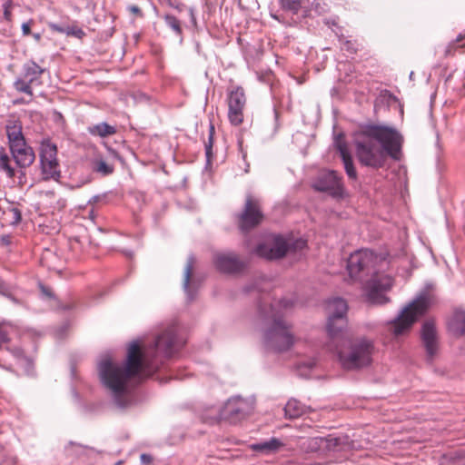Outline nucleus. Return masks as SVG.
<instances>
[{
    "label": "nucleus",
    "mask_w": 465,
    "mask_h": 465,
    "mask_svg": "<svg viewBox=\"0 0 465 465\" xmlns=\"http://www.w3.org/2000/svg\"><path fill=\"white\" fill-rule=\"evenodd\" d=\"M178 336L175 324L168 326L160 333L153 347L142 352L138 342L130 344L124 363L114 361L110 356H104L97 364L99 379L109 392L114 403L119 408H126L131 403L129 382L142 374L151 377L163 364V359L173 356L184 344Z\"/></svg>",
    "instance_id": "obj_1"
},
{
    "label": "nucleus",
    "mask_w": 465,
    "mask_h": 465,
    "mask_svg": "<svg viewBox=\"0 0 465 465\" xmlns=\"http://www.w3.org/2000/svg\"><path fill=\"white\" fill-rule=\"evenodd\" d=\"M403 141L402 134L392 126L365 124L354 142L357 159L363 166L382 168L389 157L401 159Z\"/></svg>",
    "instance_id": "obj_2"
},
{
    "label": "nucleus",
    "mask_w": 465,
    "mask_h": 465,
    "mask_svg": "<svg viewBox=\"0 0 465 465\" xmlns=\"http://www.w3.org/2000/svg\"><path fill=\"white\" fill-rule=\"evenodd\" d=\"M379 257L370 250H359L351 253L348 259L347 270L351 279L362 281L371 275V279L364 285V296L368 303L381 305L390 302L385 292L393 285V279L388 274L376 272Z\"/></svg>",
    "instance_id": "obj_3"
},
{
    "label": "nucleus",
    "mask_w": 465,
    "mask_h": 465,
    "mask_svg": "<svg viewBox=\"0 0 465 465\" xmlns=\"http://www.w3.org/2000/svg\"><path fill=\"white\" fill-rule=\"evenodd\" d=\"M339 362L348 371H358L370 367L375 354L372 340L366 337H356L342 341L336 346Z\"/></svg>",
    "instance_id": "obj_4"
},
{
    "label": "nucleus",
    "mask_w": 465,
    "mask_h": 465,
    "mask_svg": "<svg viewBox=\"0 0 465 465\" xmlns=\"http://www.w3.org/2000/svg\"><path fill=\"white\" fill-rule=\"evenodd\" d=\"M267 317L272 319V322L263 334L266 347L277 352L288 351L294 342L291 325L283 320L282 315L276 312L272 306L270 307Z\"/></svg>",
    "instance_id": "obj_5"
},
{
    "label": "nucleus",
    "mask_w": 465,
    "mask_h": 465,
    "mask_svg": "<svg viewBox=\"0 0 465 465\" xmlns=\"http://www.w3.org/2000/svg\"><path fill=\"white\" fill-rule=\"evenodd\" d=\"M433 302L432 296L421 293L412 302L406 306L397 318L391 322V331L398 336L408 331L411 325L424 315Z\"/></svg>",
    "instance_id": "obj_6"
},
{
    "label": "nucleus",
    "mask_w": 465,
    "mask_h": 465,
    "mask_svg": "<svg viewBox=\"0 0 465 465\" xmlns=\"http://www.w3.org/2000/svg\"><path fill=\"white\" fill-rule=\"evenodd\" d=\"M12 158L4 148L0 149V170L5 172L7 177L14 178L15 170L12 165L14 160L19 168L29 167L35 161V155L32 147L25 143L23 145L10 148Z\"/></svg>",
    "instance_id": "obj_7"
},
{
    "label": "nucleus",
    "mask_w": 465,
    "mask_h": 465,
    "mask_svg": "<svg viewBox=\"0 0 465 465\" xmlns=\"http://www.w3.org/2000/svg\"><path fill=\"white\" fill-rule=\"evenodd\" d=\"M348 305L345 300L341 298H333L326 304L328 314L327 332L333 341L340 339L342 331L347 325Z\"/></svg>",
    "instance_id": "obj_8"
},
{
    "label": "nucleus",
    "mask_w": 465,
    "mask_h": 465,
    "mask_svg": "<svg viewBox=\"0 0 465 465\" xmlns=\"http://www.w3.org/2000/svg\"><path fill=\"white\" fill-rule=\"evenodd\" d=\"M39 157L43 179L58 181L61 177V170L56 144L49 139H44L40 143Z\"/></svg>",
    "instance_id": "obj_9"
},
{
    "label": "nucleus",
    "mask_w": 465,
    "mask_h": 465,
    "mask_svg": "<svg viewBox=\"0 0 465 465\" xmlns=\"http://www.w3.org/2000/svg\"><path fill=\"white\" fill-rule=\"evenodd\" d=\"M306 241L303 239H297L292 244L281 236L274 238L272 244L262 243L259 244L255 252L258 256L263 257L268 260L282 258L289 250L301 251L306 247Z\"/></svg>",
    "instance_id": "obj_10"
},
{
    "label": "nucleus",
    "mask_w": 465,
    "mask_h": 465,
    "mask_svg": "<svg viewBox=\"0 0 465 465\" xmlns=\"http://www.w3.org/2000/svg\"><path fill=\"white\" fill-rule=\"evenodd\" d=\"M263 220L260 199L251 193L246 194L242 212L238 215V226L242 232H249Z\"/></svg>",
    "instance_id": "obj_11"
},
{
    "label": "nucleus",
    "mask_w": 465,
    "mask_h": 465,
    "mask_svg": "<svg viewBox=\"0 0 465 465\" xmlns=\"http://www.w3.org/2000/svg\"><path fill=\"white\" fill-rule=\"evenodd\" d=\"M45 69L39 66L35 62L29 61L23 66L22 74L14 83L15 89L19 93L33 96V87L42 84L41 76Z\"/></svg>",
    "instance_id": "obj_12"
},
{
    "label": "nucleus",
    "mask_w": 465,
    "mask_h": 465,
    "mask_svg": "<svg viewBox=\"0 0 465 465\" xmlns=\"http://www.w3.org/2000/svg\"><path fill=\"white\" fill-rule=\"evenodd\" d=\"M312 186L315 191L327 193L333 198L339 199L342 198L344 195V186L341 176L333 170L322 171Z\"/></svg>",
    "instance_id": "obj_13"
},
{
    "label": "nucleus",
    "mask_w": 465,
    "mask_h": 465,
    "mask_svg": "<svg viewBox=\"0 0 465 465\" xmlns=\"http://www.w3.org/2000/svg\"><path fill=\"white\" fill-rule=\"evenodd\" d=\"M252 411V404L242 397L229 399L219 411V419L235 423L246 418Z\"/></svg>",
    "instance_id": "obj_14"
},
{
    "label": "nucleus",
    "mask_w": 465,
    "mask_h": 465,
    "mask_svg": "<svg viewBox=\"0 0 465 465\" xmlns=\"http://www.w3.org/2000/svg\"><path fill=\"white\" fill-rule=\"evenodd\" d=\"M228 118L232 124L240 125L243 121V109L246 96L242 87L236 86L228 90Z\"/></svg>",
    "instance_id": "obj_15"
},
{
    "label": "nucleus",
    "mask_w": 465,
    "mask_h": 465,
    "mask_svg": "<svg viewBox=\"0 0 465 465\" xmlns=\"http://www.w3.org/2000/svg\"><path fill=\"white\" fill-rule=\"evenodd\" d=\"M420 339L426 351L427 361H432L439 351V338L434 321L427 320L423 322Z\"/></svg>",
    "instance_id": "obj_16"
},
{
    "label": "nucleus",
    "mask_w": 465,
    "mask_h": 465,
    "mask_svg": "<svg viewBox=\"0 0 465 465\" xmlns=\"http://www.w3.org/2000/svg\"><path fill=\"white\" fill-rule=\"evenodd\" d=\"M213 262L217 270L224 273H237L247 266V262L233 252L217 253Z\"/></svg>",
    "instance_id": "obj_17"
},
{
    "label": "nucleus",
    "mask_w": 465,
    "mask_h": 465,
    "mask_svg": "<svg viewBox=\"0 0 465 465\" xmlns=\"http://www.w3.org/2000/svg\"><path fill=\"white\" fill-rule=\"evenodd\" d=\"M22 123L20 120L11 118L5 124V132L8 139L9 148L23 145L25 142L22 132Z\"/></svg>",
    "instance_id": "obj_18"
},
{
    "label": "nucleus",
    "mask_w": 465,
    "mask_h": 465,
    "mask_svg": "<svg viewBox=\"0 0 465 465\" xmlns=\"http://www.w3.org/2000/svg\"><path fill=\"white\" fill-rule=\"evenodd\" d=\"M325 438V453L327 452H341L353 449L354 444L347 435H328Z\"/></svg>",
    "instance_id": "obj_19"
},
{
    "label": "nucleus",
    "mask_w": 465,
    "mask_h": 465,
    "mask_svg": "<svg viewBox=\"0 0 465 465\" xmlns=\"http://www.w3.org/2000/svg\"><path fill=\"white\" fill-rule=\"evenodd\" d=\"M335 146L340 153L348 177L350 179L356 180L357 172L353 164L352 157L349 152L346 143L342 140L341 135L337 137Z\"/></svg>",
    "instance_id": "obj_20"
},
{
    "label": "nucleus",
    "mask_w": 465,
    "mask_h": 465,
    "mask_svg": "<svg viewBox=\"0 0 465 465\" xmlns=\"http://www.w3.org/2000/svg\"><path fill=\"white\" fill-rule=\"evenodd\" d=\"M309 408L295 399H291L284 407L285 417L297 419L306 413Z\"/></svg>",
    "instance_id": "obj_21"
},
{
    "label": "nucleus",
    "mask_w": 465,
    "mask_h": 465,
    "mask_svg": "<svg viewBox=\"0 0 465 465\" xmlns=\"http://www.w3.org/2000/svg\"><path fill=\"white\" fill-rule=\"evenodd\" d=\"M282 445L281 440L272 438L269 440L252 444L251 448L254 451L270 454L278 451Z\"/></svg>",
    "instance_id": "obj_22"
},
{
    "label": "nucleus",
    "mask_w": 465,
    "mask_h": 465,
    "mask_svg": "<svg viewBox=\"0 0 465 465\" xmlns=\"http://www.w3.org/2000/svg\"><path fill=\"white\" fill-rule=\"evenodd\" d=\"M5 349L10 351V353L15 359L17 364L24 368L26 371L32 368V360L25 353L22 348L17 346L10 347L6 345Z\"/></svg>",
    "instance_id": "obj_23"
},
{
    "label": "nucleus",
    "mask_w": 465,
    "mask_h": 465,
    "mask_svg": "<svg viewBox=\"0 0 465 465\" xmlns=\"http://www.w3.org/2000/svg\"><path fill=\"white\" fill-rule=\"evenodd\" d=\"M88 133L94 136L107 137L116 133V128L107 123H100L88 126Z\"/></svg>",
    "instance_id": "obj_24"
},
{
    "label": "nucleus",
    "mask_w": 465,
    "mask_h": 465,
    "mask_svg": "<svg viewBox=\"0 0 465 465\" xmlns=\"http://www.w3.org/2000/svg\"><path fill=\"white\" fill-rule=\"evenodd\" d=\"M17 332L15 326L9 323H0V351L5 349Z\"/></svg>",
    "instance_id": "obj_25"
},
{
    "label": "nucleus",
    "mask_w": 465,
    "mask_h": 465,
    "mask_svg": "<svg viewBox=\"0 0 465 465\" xmlns=\"http://www.w3.org/2000/svg\"><path fill=\"white\" fill-rule=\"evenodd\" d=\"M450 327L456 334L464 332L465 330V311L456 310L450 321Z\"/></svg>",
    "instance_id": "obj_26"
},
{
    "label": "nucleus",
    "mask_w": 465,
    "mask_h": 465,
    "mask_svg": "<svg viewBox=\"0 0 465 465\" xmlns=\"http://www.w3.org/2000/svg\"><path fill=\"white\" fill-rule=\"evenodd\" d=\"M93 171L102 174L103 176L110 175L114 173V167L102 158L93 160Z\"/></svg>",
    "instance_id": "obj_27"
},
{
    "label": "nucleus",
    "mask_w": 465,
    "mask_h": 465,
    "mask_svg": "<svg viewBox=\"0 0 465 465\" xmlns=\"http://www.w3.org/2000/svg\"><path fill=\"white\" fill-rule=\"evenodd\" d=\"M326 440L324 437L311 438L306 440V450L312 452L325 453Z\"/></svg>",
    "instance_id": "obj_28"
},
{
    "label": "nucleus",
    "mask_w": 465,
    "mask_h": 465,
    "mask_svg": "<svg viewBox=\"0 0 465 465\" xmlns=\"http://www.w3.org/2000/svg\"><path fill=\"white\" fill-rule=\"evenodd\" d=\"M195 262V259L193 256H190L187 259V262L184 268V273H183V286L184 291L187 292L189 296H191L190 292V281L193 274V265Z\"/></svg>",
    "instance_id": "obj_29"
},
{
    "label": "nucleus",
    "mask_w": 465,
    "mask_h": 465,
    "mask_svg": "<svg viewBox=\"0 0 465 465\" xmlns=\"http://www.w3.org/2000/svg\"><path fill=\"white\" fill-rule=\"evenodd\" d=\"M165 24L175 33L176 35L181 36L183 35V29L181 22L173 15H165L163 16Z\"/></svg>",
    "instance_id": "obj_30"
},
{
    "label": "nucleus",
    "mask_w": 465,
    "mask_h": 465,
    "mask_svg": "<svg viewBox=\"0 0 465 465\" xmlns=\"http://www.w3.org/2000/svg\"><path fill=\"white\" fill-rule=\"evenodd\" d=\"M214 126L213 124L209 126L208 141L205 143V155L207 163H210L213 158V144Z\"/></svg>",
    "instance_id": "obj_31"
},
{
    "label": "nucleus",
    "mask_w": 465,
    "mask_h": 465,
    "mask_svg": "<svg viewBox=\"0 0 465 465\" xmlns=\"http://www.w3.org/2000/svg\"><path fill=\"white\" fill-rule=\"evenodd\" d=\"M280 5L283 10L292 14H297L302 6L300 0H280Z\"/></svg>",
    "instance_id": "obj_32"
},
{
    "label": "nucleus",
    "mask_w": 465,
    "mask_h": 465,
    "mask_svg": "<svg viewBox=\"0 0 465 465\" xmlns=\"http://www.w3.org/2000/svg\"><path fill=\"white\" fill-rule=\"evenodd\" d=\"M340 41H341V49L342 50H345L346 52L351 54H357V52L359 51V46L360 45L357 43V41H351V40H342V39H340Z\"/></svg>",
    "instance_id": "obj_33"
},
{
    "label": "nucleus",
    "mask_w": 465,
    "mask_h": 465,
    "mask_svg": "<svg viewBox=\"0 0 465 465\" xmlns=\"http://www.w3.org/2000/svg\"><path fill=\"white\" fill-rule=\"evenodd\" d=\"M66 35L75 36L79 39L83 38L84 36V32L77 27V26H72V27H66Z\"/></svg>",
    "instance_id": "obj_34"
},
{
    "label": "nucleus",
    "mask_w": 465,
    "mask_h": 465,
    "mask_svg": "<svg viewBox=\"0 0 465 465\" xmlns=\"http://www.w3.org/2000/svg\"><path fill=\"white\" fill-rule=\"evenodd\" d=\"M10 214L12 215V223L17 224L22 220V214L19 209L17 208H12L10 210Z\"/></svg>",
    "instance_id": "obj_35"
},
{
    "label": "nucleus",
    "mask_w": 465,
    "mask_h": 465,
    "mask_svg": "<svg viewBox=\"0 0 465 465\" xmlns=\"http://www.w3.org/2000/svg\"><path fill=\"white\" fill-rule=\"evenodd\" d=\"M3 7H4V17L5 18V20L10 21L11 17H12V14H11L12 2L6 1L4 4Z\"/></svg>",
    "instance_id": "obj_36"
},
{
    "label": "nucleus",
    "mask_w": 465,
    "mask_h": 465,
    "mask_svg": "<svg viewBox=\"0 0 465 465\" xmlns=\"http://www.w3.org/2000/svg\"><path fill=\"white\" fill-rule=\"evenodd\" d=\"M128 10L136 16L143 17V15L142 10L137 5H129Z\"/></svg>",
    "instance_id": "obj_37"
},
{
    "label": "nucleus",
    "mask_w": 465,
    "mask_h": 465,
    "mask_svg": "<svg viewBox=\"0 0 465 465\" xmlns=\"http://www.w3.org/2000/svg\"><path fill=\"white\" fill-rule=\"evenodd\" d=\"M49 27L58 33L66 34V27H64L62 25H59L57 24H50Z\"/></svg>",
    "instance_id": "obj_38"
},
{
    "label": "nucleus",
    "mask_w": 465,
    "mask_h": 465,
    "mask_svg": "<svg viewBox=\"0 0 465 465\" xmlns=\"http://www.w3.org/2000/svg\"><path fill=\"white\" fill-rule=\"evenodd\" d=\"M140 460H141V462L144 465H149L152 463L153 461V458L151 455L149 454H146V453H143L141 456H140Z\"/></svg>",
    "instance_id": "obj_39"
},
{
    "label": "nucleus",
    "mask_w": 465,
    "mask_h": 465,
    "mask_svg": "<svg viewBox=\"0 0 465 465\" xmlns=\"http://www.w3.org/2000/svg\"><path fill=\"white\" fill-rule=\"evenodd\" d=\"M0 242L5 246L9 245L11 243V237L9 235H2L0 237Z\"/></svg>",
    "instance_id": "obj_40"
},
{
    "label": "nucleus",
    "mask_w": 465,
    "mask_h": 465,
    "mask_svg": "<svg viewBox=\"0 0 465 465\" xmlns=\"http://www.w3.org/2000/svg\"><path fill=\"white\" fill-rule=\"evenodd\" d=\"M22 31L24 35H28L31 33V28L29 23H24L22 25Z\"/></svg>",
    "instance_id": "obj_41"
},
{
    "label": "nucleus",
    "mask_w": 465,
    "mask_h": 465,
    "mask_svg": "<svg viewBox=\"0 0 465 465\" xmlns=\"http://www.w3.org/2000/svg\"><path fill=\"white\" fill-rule=\"evenodd\" d=\"M74 307H75L74 302H68L64 305L62 306V310L70 311V310H73Z\"/></svg>",
    "instance_id": "obj_42"
},
{
    "label": "nucleus",
    "mask_w": 465,
    "mask_h": 465,
    "mask_svg": "<svg viewBox=\"0 0 465 465\" xmlns=\"http://www.w3.org/2000/svg\"><path fill=\"white\" fill-rule=\"evenodd\" d=\"M462 41H465V33H464V34H460V35L457 36L456 40H455V42H456V43H460V42H462ZM460 47H465V43H464V44H462V45H460Z\"/></svg>",
    "instance_id": "obj_43"
},
{
    "label": "nucleus",
    "mask_w": 465,
    "mask_h": 465,
    "mask_svg": "<svg viewBox=\"0 0 465 465\" xmlns=\"http://www.w3.org/2000/svg\"><path fill=\"white\" fill-rule=\"evenodd\" d=\"M304 366H306L308 369H312L315 363L313 361H309L308 363H304Z\"/></svg>",
    "instance_id": "obj_44"
},
{
    "label": "nucleus",
    "mask_w": 465,
    "mask_h": 465,
    "mask_svg": "<svg viewBox=\"0 0 465 465\" xmlns=\"http://www.w3.org/2000/svg\"><path fill=\"white\" fill-rule=\"evenodd\" d=\"M281 306L284 307V308H287L289 306V302L287 301H282L281 302Z\"/></svg>",
    "instance_id": "obj_45"
},
{
    "label": "nucleus",
    "mask_w": 465,
    "mask_h": 465,
    "mask_svg": "<svg viewBox=\"0 0 465 465\" xmlns=\"http://www.w3.org/2000/svg\"><path fill=\"white\" fill-rule=\"evenodd\" d=\"M259 310H260V312H261L262 314H265V312H264V311H263V309H262V305H260Z\"/></svg>",
    "instance_id": "obj_46"
},
{
    "label": "nucleus",
    "mask_w": 465,
    "mask_h": 465,
    "mask_svg": "<svg viewBox=\"0 0 465 465\" xmlns=\"http://www.w3.org/2000/svg\"><path fill=\"white\" fill-rule=\"evenodd\" d=\"M464 334H465V329H464V332L459 333V335H464Z\"/></svg>",
    "instance_id": "obj_47"
},
{
    "label": "nucleus",
    "mask_w": 465,
    "mask_h": 465,
    "mask_svg": "<svg viewBox=\"0 0 465 465\" xmlns=\"http://www.w3.org/2000/svg\"><path fill=\"white\" fill-rule=\"evenodd\" d=\"M0 366H3V367H5V366H4L3 364H1V363H0Z\"/></svg>",
    "instance_id": "obj_48"
}]
</instances>
